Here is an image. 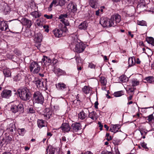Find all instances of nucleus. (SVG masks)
Returning a JSON list of instances; mask_svg holds the SVG:
<instances>
[{
  "label": "nucleus",
  "mask_w": 154,
  "mask_h": 154,
  "mask_svg": "<svg viewBox=\"0 0 154 154\" xmlns=\"http://www.w3.org/2000/svg\"><path fill=\"white\" fill-rule=\"evenodd\" d=\"M17 93L20 98L23 101L29 100L31 97V93L26 88L19 89Z\"/></svg>",
  "instance_id": "f257e3e1"
},
{
  "label": "nucleus",
  "mask_w": 154,
  "mask_h": 154,
  "mask_svg": "<svg viewBox=\"0 0 154 154\" xmlns=\"http://www.w3.org/2000/svg\"><path fill=\"white\" fill-rule=\"evenodd\" d=\"M70 47L71 48H74V51L78 53L83 52L85 47L84 44L78 42L77 39H74L71 43Z\"/></svg>",
  "instance_id": "f03ea898"
},
{
  "label": "nucleus",
  "mask_w": 154,
  "mask_h": 154,
  "mask_svg": "<svg viewBox=\"0 0 154 154\" xmlns=\"http://www.w3.org/2000/svg\"><path fill=\"white\" fill-rule=\"evenodd\" d=\"M32 101L33 103H37L42 104L44 103V98L41 92L37 91L33 94Z\"/></svg>",
  "instance_id": "7ed1b4c3"
},
{
  "label": "nucleus",
  "mask_w": 154,
  "mask_h": 154,
  "mask_svg": "<svg viewBox=\"0 0 154 154\" xmlns=\"http://www.w3.org/2000/svg\"><path fill=\"white\" fill-rule=\"evenodd\" d=\"M100 23L103 27H110L116 26L115 23L111 20V18L102 17L100 22Z\"/></svg>",
  "instance_id": "20e7f679"
},
{
  "label": "nucleus",
  "mask_w": 154,
  "mask_h": 154,
  "mask_svg": "<svg viewBox=\"0 0 154 154\" xmlns=\"http://www.w3.org/2000/svg\"><path fill=\"white\" fill-rule=\"evenodd\" d=\"M23 105L22 104H16L13 103L11 105L10 110L13 113H16L19 112V113L23 112Z\"/></svg>",
  "instance_id": "39448f33"
},
{
  "label": "nucleus",
  "mask_w": 154,
  "mask_h": 154,
  "mask_svg": "<svg viewBox=\"0 0 154 154\" xmlns=\"http://www.w3.org/2000/svg\"><path fill=\"white\" fill-rule=\"evenodd\" d=\"M29 69L30 71L33 73L36 74L39 71L40 67L37 63L35 62H33L30 64Z\"/></svg>",
  "instance_id": "423d86ee"
},
{
  "label": "nucleus",
  "mask_w": 154,
  "mask_h": 154,
  "mask_svg": "<svg viewBox=\"0 0 154 154\" xmlns=\"http://www.w3.org/2000/svg\"><path fill=\"white\" fill-rule=\"evenodd\" d=\"M96 114V113L94 111L89 113V117L86 119V122L90 124L94 121L96 120L97 118Z\"/></svg>",
  "instance_id": "0eeeda50"
},
{
  "label": "nucleus",
  "mask_w": 154,
  "mask_h": 154,
  "mask_svg": "<svg viewBox=\"0 0 154 154\" xmlns=\"http://www.w3.org/2000/svg\"><path fill=\"white\" fill-rule=\"evenodd\" d=\"M111 19V20L115 23L116 26L119 23L121 20V16L118 14H115L112 16Z\"/></svg>",
  "instance_id": "6e6552de"
},
{
  "label": "nucleus",
  "mask_w": 154,
  "mask_h": 154,
  "mask_svg": "<svg viewBox=\"0 0 154 154\" xmlns=\"http://www.w3.org/2000/svg\"><path fill=\"white\" fill-rule=\"evenodd\" d=\"M71 129L73 132H76L82 129L81 124L79 123L72 124L71 125Z\"/></svg>",
  "instance_id": "1a4fd4ad"
},
{
  "label": "nucleus",
  "mask_w": 154,
  "mask_h": 154,
  "mask_svg": "<svg viewBox=\"0 0 154 154\" xmlns=\"http://www.w3.org/2000/svg\"><path fill=\"white\" fill-rule=\"evenodd\" d=\"M45 112L43 115L44 118L46 120L49 119L53 113V112L50 108H46L45 109Z\"/></svg>",
  "instance_id": "9d476101"
},
{
  "label": "nucleus",
  "mask_w": 154,
  "mask_h": 154,
  "mask_svg": "<svg viewBox=\"0 0 154 154\" xmlns=\"http://www.w3.org/2000/svg\"><path fill=\"white\" fill-rule=\"evenodd\" d=\"M21 20L22 25L26 26L28 28H29L32 25V21L25 18H23Z\"/></svg>",
  "instance_id": "9b49d317"
},
{
  "label": "nucleus",
  "mask_w": 154,
  "mask_h": 154,
  "mask_svg": "<svg viewBox=\"0 0 154 154\" xmlns=\"http://www.w3.org/2000/svg\"><path fill=\"white\" fill-rule=\"evenodd\" d=\"M67 17L68 15L66 14H61L59 16V18L60 19V21L66 26H68L69 25V23L67 22V20L65 19V18H67Z\"/></svg>",
  "instance_id": "f8f14e48"
},
{
  "label": "nucleus",
  "mask_w": 154,
  "mask_h": 154,
  "mask_svg": "<svg viewBox=\"0 0 154 154\" xmlns=\"http://www.w3.org/2000/svg\"><path fill=\"white\" fill-rule=\"evenodd\" d=\"M63 32V30L59 29H56L53 31L54 36L57 38H60L62 36Z\"/></svg>",
  "instance_id": "ddd939ff"
},
{
  "label": "nucleus",
  "mask_w": 154,
  "mask_h": 154,
  "mask_svg": "<svg viewBox=\"0 0 154 154\" xmlns=\"http://www.w3.org/2000/svg\"><path fill=\"white\" fill-rule=\"evenodd\" d=\"M11 91L8 90H4L2 93L1 96L3 98H8L11 95Z\"/></svg>",
  "instance_id": "4468645a"
},
{
  "label": "nucleus",
  "mask_w": 154,
  "mask_h": 154,
  "mask_svg": "<svg viewBox=\"0 0 154 154\" xmlns=\"http://www.w3.org/2000/svg\"><path fill=\"white\" fill-rule=\"evenodd\" d=\"M88 112L89 113V111L87 109L82 111L78 114L79 118L81 120L84 119L87 117V113Z\"/></svg>",
  "instance_id": "2eb2a0df"
},
{
  "label": "nucleus",
  "mask_w": 154,
  "mask_h": 154,
  "mask_svg": "<svg viewBox=\"0 0 154 154\" xmlns=\"http://www.w3.org/2000/svg\"><path fill=\"white\" fill-rule=\"evenodd\" d=\"M60 128L63 131L66 132H69L71 129L69 124L66 123H63L60 127Z\"/></svg>",
  "instance_id": "dca6fc26"
},
{
  "label": "nucleus",
  "mask_w": 154,
  "mask_h": 154,
  "mask_svg": "<svg viewBox=\"0 0 154 154\" xmlns=\"http://www.w3.org/2000/svg\"><path fill=\"white\" fill-rule=\"evenodd\" d=\"M120 128V126L119 124L112 125L109 131L115 133L118 131Z\"/></svg>",
  "instance_id": "f3484780"
},
{
  "label": "nucleus",
  "mask_w": 154,
  "mask_h": 154,
  "mask_svg": "<svg viewBox=\"0 0 154 154\" xmlns=\"http://www.w3.org/2000/svg\"><path fill=\"white\" fill-rule=\"evenodd\" d=\"M56 88L59 90H64L66 88V85L64 83L60 82L55 85Z\"/></svg>",
  "instance_id": "a211bd4d"
},
{
  "label": "nucleus",
  "mask_w": 154,
  "mask_h": 154,
  "mask_svg": "<svg viewBox=\"0 0 154 154\" xmlns=\"http://www.w3.org/2000/svg\"><path fill=\"white\" fill-rule=\"evenodd\" d=\"M33 82L35 84L38 88H41L43 87V82L41 81L40 79H35L33 81Z\"/></svg>",
  "instance_id": "6ab92c4d"
},
{
  "label": "nucleus",
  "mask_w": 154,
  "mask_h": 154,
  "mask_svg": "<svg viewBox=\"0 0 154 154\" xmlns=\"http://www.w3.org/2000/svg\"><path fill=\"white\" fill-rule=\"evenodd\" d=\"M6 22V21H4L0 22V29L2 31H6L8 29V26Z\"/></svg>",
  "instance_id": "aec40b11"
},
{
  "label": "nucleus",
  "mask_w": 154,
  "mask_h": 154,
  "mask_svg": "<svg viewBox=\"0 0 154 154\" xmlns=\"http://www.w3.org/2000/svg\"><path fill=\"white\" fill-rule=\"evenodd\" d=\"M42 35L41 33H38L35 35L34 40L35 42L40 43L42 41Z\"/></svg>",
  "instance_id": "412c9836"
},
{
  "label": "nucleus",
  "mask_w": 154,
  "mask_h": 154,
  "mask_svg": "<svg viewBox=\"0 0 154 154\" xmlns=\"http://www.w3.org/2000/svg\"><path fill=\"white\" fill-rule=\"evenodd\" d=\"M54 72L57 74L58 75H61L65 74V72L64 71L60 69V68L55 67L54 69Z\"/></svg>",
  "instance_id": "4be33fe9"
},
{
  "label": "nucleus",
  "mask_w": 154,
  "mask_h": 154,
  "mask_svg": "<svg viewBox=\"0 0 154 154\" xmlns=\"http://www.w3.org/2000/svg\"><path fill=\"white\" fill-rule=\"evenodd\" d=\"M42 62L44 63L45 65H48L50 64L51 62V60L48 57L44 56V57L42 59Z\"/></svg>",
  "instance_id": "5701e85b"
},
{
  "label": "nucleus",
  "mask_w": 154,
  "mask_h": 154,
  "mask_svg": "<svg viewBox=\"0 0 154 154\" xmlns=\"http://www.w3.org/2000/svg\"><path fill=\"white\" fill-rule=\"evenodd\" d=\"M136 63V60L134 57H131L128 59V66L129 67L133 66Z\"/></svg>",
  "instance_id": "b1692460"
},
{
  "label": "nucleus",
  "mask_w": 154,
  "mask_h": 154,
  "mask_svg": "<svg viewBox=\"0 0 154 154\" xmlns=\"http://www.w3.org/2000/svg\"><path fill=\"white\" fill-rule=\"evenodd\" d=\"M5 141L4 143L2 142H0V145L2 146H3L5 143H6V145L7 144L9 143L12 140V138L9 136L5 137Z\"/></svg>",
  "instance_id": "393cba45"
},
{
  "label": "nucleus",
  "mask_w": 154,
  "mask_h": 154,
  "mask_svg": "<svg viewBox=\"0 0 154 154\" xmlns=\"http://www.w3.org/2000/svg\"><path fill=\"white\" fill-rule=\"evenodd\" d=\"M88 26V24L86 21H84L81 23L79 26V28L80 29L85 30Z\"/></svg>",
  "instance_id": "a878e982"
},
{
  "label": "nucleus",
  "mask_w": 154,
  "mask_h": 154,
  "mask_svg": "<svg viewBox=\"0 0 154 154\" xmlns=\"http://www.w3.org/2000/svg\"><path fill=\"white\" fill-rule=\"evenodd\" d=\"M89 4L90 6L93 8H95L97 7V0H89Z\"/></svg>",
  "instance_id": "bb28decb"
},
{
  "label": "nucleus",
  "mask_w": 154,
  "mask_h": 154,
  "mask_svg": "<svg viewBox=\"0 0 154 154\" xmlns=\"http://www.w3.org/2000/svg\"><path fill=\"white\" fill-rule=\"evenodd\" d=\"M37 125L38 127L41 128L45 126V123L44 121L42 119H38L37 120Z\"/></svg>",
  "instance_id": "cd10ccee"
},
{
  "label": "nucleus",
  "mask_w": 154,
  "mask_h": 154,
  "mask_svg": "<svg viewBox=\"0 0 154 154\" xmlns=\"http://www.w3.org/2000/svg\"><path fill=\"white\" fill-rule=\"evenodd\" d=\"M58 3V0H53L49 6V7L48 8V10L51 11L52 9L51 8L53 5L55 7L58 6V5H57Z\"/></svg>",
  "instance_id": "c85d7f7f"
},
{
  "label": "nucleus",
  "mask_w": 154,
  "mask_h": 154,
  "mask_svg": "<svg viewBox=\"0 0 154 154\" xmlns=\"http://www.w3.org/2000/svg\"><path fill=\"white\" fill-rule=\"evenodd\" d=\"M146 6V4H145V1L144 0H142L140 1V2H139V3L137 5V8H144Z\"/></svg>",
  "instance_id": "c756f323"
},
{
  "label": "nucleus",
  "mask_w": 154,
  "mask_h": 154,
  "mask_svg": "<svg viewBox=\"0 0 154 154\" xmlns=\"http://www.w3.org/2000/svg\"><path fill=\"white\" fill-rule=\"evenodd\" d=\"M147 82L151 83L154 82V77L153 76H149L146 77L144 79Z\"/></svg>",
  "instance_id": "7c9ffc66"
},
{
  "label": "nucleus",
  "mask_w": 154,
  "mask_h": 154,
  "mask_svg": "<svg viewBox=\"0 0 154 154\" xmlns=\"http://www.w3.org/2000/svg\"><path fill=\"white\" fill-rule=\"evenodd\" d=\"M3 72L5 77H8L11 75V73L9 69H4Z\"/></svg>",
  "instance_id": "2f4dec72"
},
{
  "label": "nucleus",
  "mask_w": 154,
  "mask_h": 154,
  "mask_svg": "<svg viewBox=\"0 0 154 154\" xmlns=\"http://www.w3.org/2000/svg\"><path fill=\"white\" fill-rule=\"evenodd\" d=\"M83 92L85 94H88L90 93L91 90L90 88L88 86H85L82 88Z\"/></svg>",
  "instance_id": "473e14b6"
},
{
  "label": "nucleus",
  "mask_w": 154,
  "mask_h": 154,
  "mask_svg": "<svg viewBox=\"0 0 154 154\" xmlns=\"http://www.w3.org/2000/svg\"><path fill=\"white\" fill-rule=\"evenodd\" d=\"M127 80V78L125 75H122L119 78V81L120 82H125Z\"/></svg>",
  "instance_id": "72a5a7b5"
},
{
  "label": "nucleus",
  "mask_w": 154,
  "mask_h": 154,
  "mask_svg": "<svg viewBox=\"0 0 154 154\" xmlns=\"http://www.w3.org/2000/svg\"><path fill=\"white\" fill-rule=\"evenodd\" d=\"M71 11L73 13L76 12L77 10V5L75 4H72L71 5L70 8Z\"/></svg>",
  "instance_id": "f704fd0d"
},
{
  "label": "nucleus",
  "mask_w": 154,
  "mask_h": 154,
  "mask_svg": "<svg viewBox=\"0 0 154 154\" xmlns=\"http://www.w3.org/2000/svg\"><path fill=\"white\" fill-rule=\"evenodd\" d=\"M124 94V92L122 91L116 92L114 93V95L116 97H120Z\"/></svg>",
  "instance_id": "c9c22d12"
},
{
  "label": "nucleus",
  "mask_w": 154,
  "mask_h": 154,
  "mask_svg": "<svg viewBox=\"0 0 154 154\" xmlns=\"http://www.w3.org/2000/svg\"><path fill=\"white\" fill-rule=\"evenodd\" d=\"M100 82L101 84L103 85H105L107 83V80L106 78L103 76H101L100 77Z\"/></svg>",
  "instance_id": "e433bc0d"
},
{
  "label": "nucleus",
  "mask_w": 154,
  "mask_h": 154,
  "mask_svg": "<svg viewBox=\"0 0 154 154\" xmlns=\"http://www.w3.org/2000/svg\"><path fill=\"white\" fill-rule=\"evenodd\" d=\"M146 40L148 43L151 44L154 46V39L152 37H149L147 38Z\"/></svg>",
  "instance_id": "4c0bfd02"
},
{
  "label": "nucleus",
  "mask_w": 154,
  "mask_h": 154,
  "mask_svg": "<svg viewBox=\"0 0 154 154\" xmlns=\"http://www.w3.org/2000/svg\"><path fill=\"white\" fill-rule=\"evenodd\" d=\"M31 14L32 16L34 17L35 18L39 17L40 16L39 13L38 11H35L31 12Z\"/></svg>",
  "instance_id": "58836bf2"
},
{
  "label": "nucleus",
  "mask_w": 154,
  "mask_h": 154,
  "mask_svg": "<svg viewBox=\"0 0 154 154\" xmlns=\"http://www.w3.org/2000/svg\"><path fill=\"white\" fill-rule=\"evenodd\" d=\"M10 11V7L7 5H5L4 9V11L5 14H6L9 13Z\"/></svg>",
  "instance_id": "ea45409f"
},
{
  "label": "nucleus",
  "mask_w": 154,
  "mask_h": 154,
  "mask_svg": "<svg viewBox=\"0 0 154 154\" xmlns=\"http://www.w3.org/2000/svg\"><path fill=\"white\" fill-rule=\"evenodd\" d=\"M131 84L132 86L134 87L138 85L139 84V82L137 79H134L132 80Z\"/></svg>",
  "instance_id": "a19ab883"
},
{
  "label": "nucleus",
  "mask_w": 154,
  "mask_h": 154,
  "mask_svg": "<svg viewBox=\"0 0 154 154\" xmlns=\"http://www.w3.org/2000/svg\"><path fill=\"white\" fill-rule=\"evenodd\" d=\"M137 23L138 25L141 26H146L147 25V23L144 20H138L137 22Z\"/></svg>",
  "instance_id": "79ce46f5"
},
{
  "label": "nucleus",
  "mask_w": 154,
  "mask_h": 154,
  "mask_svg": "<svg viewBox=\"0 0 154 154\" xmlns=\"http://www.w3.org/2000/svg\"><path fill=\"white\" fill-rule=\"evenodd\" d=\"M18 131L19 134L22 136L23 135L25 132L24 128L19 129Z\"/></svg>",
  "instance_id": "37998d69"
},
{
  "label": "nucleus",
  "mask_w": 154,
  "mask_h": 154,
  "mask_svg": "<svg viewBox=\"0 0 154 154\" xmlns=\"http://www.w3.org/2000/svg\"><path fill=\"white\" fill-rule=\"evenodd\" d=\"M66 3L64 0H58V3L57 5L62 6L64 5Z\"/></svg>",
  "instance_id": "c03bdc74"
},
{
  "label": "nucleus",
  "mask_w": 154,
  "mask_h": 154,
  "mask_svg": "<svg viewBox=\"0 0 154 154\" xmlns=\"http://www.w3.org/2000/svg\"><path fill=\"white\" fill-rule=\"evenodd\" d=\"M140 145L141 146L145 149L146 150H147L148 148L146 146V143H145V142H143V143H141Z\"/></svg>",
  "instance_id": "a18cd8bd"
},
{
  "label": "nucleus",
  "mask_w": 154,
  "mask_h": 154,
  "mask_svg": "<svg viewBox=\"0 0 154 154\" xmlns=\"http://www.w3.org/2000/svg\"><path fill=\"white\" fill-rule=\"evenodd\" d=\"M28 112L30 113H33L35 112V110L32 107H31L29 109Z\"/></svg>",
  "instance_id": "49530a36"
},
{
  "label": "nucleus",
  "mask_w": 154,
  "mask_h": 154,
  "mask_svg": "<svg viewBox=\"0 0 154 154\" xmlns=\"http://www.w3.org/2000/svg\"><path fill=\"white\" fill-rule=\"evenodd\" d=\"M154 118L153 116L152 115V114H151L149 116L148 118L147 119V120L149 122H150V121H152V120Z\"/></svg>",
  "instance_id": "de8ad7c7"
},
{
  "label": "nucleus",
  "mask_w": 154,
  "mask_h": 154,
  "mask_svg": "<svg viewBox=\"0 0 154 154\" xmlns=\"http://www.w3.org/2000/svg\"><path fill=\"white\" fill-rule=\"evenodd\" d=\"M140 133H141L142 136H143V137H142L143 138V139L145 138V136L146 135V134L147 132H145V131H144V132H143V131L141 130H140Z\"/></svg>",
  "instance_id": "09e8293b"
},
{
  "label": "nucleus",
  "mask_w": 154,
  "mask_h": 154,
  "mask_svg": "<svg viewBox=\"0 0 154 154\" xmlns=\"http://www.w3.org/2000/svg\"><path fill=\"white\" fill-rule=\"evenodd\" d=\"M75 60L77 63H79L81 62V58L79 57H76L75 58Z\"/></svg>",
  "instance_id": "8fccbe9b"
},
{
  "label": "nucleus",
  "mask_w": 154,
  "mask_h": 154,
  "mask_svg": "<svg viewBox=\"0 0 154 154\" xmlns=\"http://www.w3.org/2000/svg\"><path fill=\"white\" fill-rule=\"evenodd\" d=\"M14 53L18 56H19L21 55V53L20 51L17 50V49H15L14 51Z\"/></svg>",
  "instance_id": "3c124183"
},
{
  "label": "nucleus",
  "mask_w": 154,
  "mask_h": 154,
  "mask_svg": "<svg viewBox=\"0 0 154 154\" xmlns=\"http://www.w3.org/2000/svg\"><path fill=\"white\" fill-rule=\"evenodd\" d=\"M44 17L48 19H51L52 18L53 16L52 15H48L47 14H45L44 15Z\"/></svg>",
  "instance_id": "603ef678"
},
{
  "label": "nucleus",
  "mask_w": 154,
  "mask_h": 154,
  "mask_svg": "<svg viewBox=\"0 0 154 154\" xmlns=\"http://www.w3.org/2000/svg\"><path fill=\"white\" fill-rule=\"evenodd\" d=\"M134 89H130L129 90H128V93H129L130 95H132L134 94Z\"/></svg>",
  "instance_id": "864d4df0"
},
{
  "label": "nucleus",
  "mask_w": 154,
  "mask_h": 154,
  "mask_svg": "<svg viewBox=\"0 0 154 154\" xmlns=\"http://www.w3.org/2000/svg\"><path fill=\"white\" fill-rule=\"evenodd\" d=\"M88 67L91 69H93L95 68V65L92 63H89L88 65Z\"/></svg>",
  "instance_id": "5fc2aeb1"
},
{
  "label": "nucleus",
  "mask_w": 154,
  "mask_h": 154,
  "mask_svg": "<svg viewBox=\"0 0 154 154\" xmlns=\"http://www.w3.org/2000/svg\"><path fill=\"white\" fill-rule=\"evenodd\" d=\"M102 154H112V153L110 152L106 151H102L101 152Z\"/></svg>",
  "instance_id": "6e6d98bb"
},
{
  "label": "nucleus",
  "mask_w": 154,
  "mask_h": 154,
  "mask_svg": "<svg viewBox=\"0 0 154 154\" xmlns=\"http://www.w3.org/2000/svg\"><path fill=\"white\" fill-rule=\"evenodd\" d=\"M66 141V137L64 136H63L61 138V142H65Z\"/></svg>",
  "instance_id": "4d7b16f0"
},
{
  "label": "nucleus",
  "mask_w": 154,
  "mask_h": 154,
  "mask_svg": "<svg viewBox=\"0 0 154 154\" xmlns=\"http://www.w3.org/2000/svg\"><path fill=\"white\" fill-rule=\"evenodd\" d=\"M98 103L97 101L95 102L94 103V107L95 109H98Z\"/></svg>",
  "instance_id": "13d9d810"
},
{
  "label": "nucleus",
  "mask_w": 154,
  "mask_h": 154,
  "mask_svg": "<svg viewBox=\"0 0 154 154\" xmlns=\"http://www.w3.org/2000/svg\"><path fill=\"white\" fill-rule=\"evenodd\" d=\"M98 124L99 125V127H100V130H102V129L103 125L101 124V122H98Z\"/></svg>",
  "instance_id": "bf43d9fd"
},
{
  "label": "nucleus",
  "mask_w": 154,
  "mask_h": 154,
  "mask_svg": "<svg viewBox=\"0 0 154 154\" xmlns=\"http://www.w3.org/2000/svg\"><path fill=\"white\" fill-rule=\"evenodd\" d=\"M27 33L29 34V35H26V36H30L31 35V31H26L25 34H27Z\"/></svg>",
  "instance_id": "052dcab7"
},
{
  "label": "nucleus",
  "mask_w": 154,
  "mask_h": 154,
  "mask_svg": "<svg viewBox=\"0 0 154 154\" xmlns=\"http://www.w3.org/2000/svg\"><path fill=\"white\" fill-rule=\"evenodd\" d=\"M54 109L55 110V111H56L57 110H58L59 109V107L58 106H54Z\"/></svg>",
  "instance_id": "680f3d73"
},
{
  "label": "nucleus",
  "mask_w": 154,
  "mask_h": 154,
  "mask_svg": "<svg viewBox=\"0 0 154 154\" xmlns=\"http://www.w3.org/2000/svg\"><path fill=\"white\" fill-rule=\"evenodd\" d=\"M81 154H93L90 151H88L84 153H82Z\"/></svg>",
  "instance_id": "e2e57ef3"
},
{
  "label": "nucleus",
  "mask_w": 154,
  "mask_h": 154,
  "mask_svg": "<svg viewBox=\"0 0 154 154\" xmlns=\"http://www.w3.org/2000/svg\"><path fill=\"white\" fill-rule=\"evenodd\" d=\"M133 97L132 95H130L128 97V100H130L132 99Z\"/></svg>",
  "instance_id": "0e129e2a"
},
{
  "label": "nucleus",
  "mask_w": 154,
  "mask_h": 154,
  "mask_svg": "<svg viewBox=\"0 0 154 154\" xmlns=\"http://www.w3.org/2000/svg\"><path fill=\"white\" fill-rule=\"evenodd\" d=\"M106 139L108 141H109L110 140H112V138L111 136H109L108 138H107Z\"/></svg>",
  "instance_id": "69168bd1"
},
{
  "label": "nucleus",
  "mask_w": 154,
  "mask_h": 154,
  "mask_svg": "<svg viewBox=\"0 0 154 154\" xmlns=\"http://www.w3.org/2000/svg\"><path fill=\"white\" fill-rule=\"evenodd\" d=\"M57 60L54 59L53 60L52 63H53V64H55L56 63H57Z\"/></svg>",
  "instance_id": "338daca9"
},
{
  "label": "nucleus",
  "mask_w": 154,
  "mask_h": 154,
  "mask_svg": "<svg viewBox=\"0 0 154 154\" xmlns=\"http://www.w3.org/2000/svg\"><path fill=\"white\" fill-rule=\"evenodd\" d=\"M2 154H12L11 153L9 152H5Z\"/></svg>",
  "instance_id": "774afa93"
}]
</instances>
